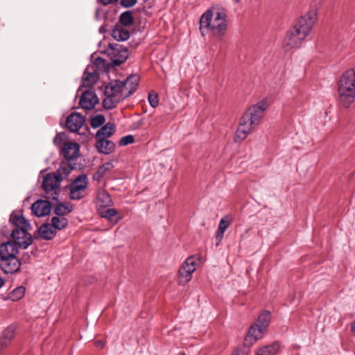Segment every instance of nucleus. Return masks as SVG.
I'll list each match as a JSON object with an SVG mask.
<instances>
[{"instance_id": "obj_1", "label": "nucleus", "mask_w": 355, "mask_h": 355, "mask_svg": "<svg viewBox=\"0 0 355 355\" xmlns=\"http://www.w3.org/2000/svg\"><path fill=\"white\" fill-rule=\"evenodd\" d=\"M227 27V10L220 5L207 10L200 19V31L202 36L210 32L214 37L220 38L225 35Z\"/></svg>"}, {"instance_id": "obj_2", "label": "nucleus", "mask_w": 355, "mask_h": 355, "mask_svg": "<svg viewBox=\"0 0 355 355\" xmlns=\"http://www.w3.org/2000/svg\"><path fill=\"white\" fill-rule=\"evenodd\" d=\"M268 107V101L262 100L248 109L240 119L234 137L235 142L241 143L244 141L250 132L261 123Z\"/></svg>"}, {"instance_id": "obj_3", "label": "nucleus", "mask_w": 355, "mask_h": 355, "mask_svg": "<svg viewBox=\"0 0 355 355\" xmlns=\"http://www.w3.org/2000/svg\"><path fill=\"white\" fill-rule=\"evenodd\" d=\"M18 245L15 242L7 241L0 245V268L6 274L17 272L21 261L17 257Z\"/></svg>"}, {"instance_id": "obj_4", "label": "nucleus", "mask_w": 355, "mask_h": 355, "mask_svg": "<svg viewBox=\"0 0 355 355\" xmlns=\"http://www.w3.org/2000/svg\"><path fill=\"white\" fill-rule=\"evenodd\" d=\"M338 101L345 108L355 100V71L349 69L344 72L338 85Z\"/></svg>"}, {"instance_id": "obj_5", "label": "nucleus", "mask_w": 355, "mask_h": 355, "mask_svg": "<svg viewBox=\"0 0 355 355\" xmlns=\"http://www.w3.org/2000/svg\"><path fill=\"white\" fill-rule=\"evenodd\" d=\"M69 173V170L67 167L60 166L57 173H50L46 175L42 182L46 198L55 201L58 200L60 182L63 179L62 175H67Z\"/></svg>"}, {"instance_id": "obj_6", "label": "nucleus", "mask_w": 355, "mask_h": 355, "mask_svg": "<svg viewBox=\"0 0 355 355\" xmlns=\"http://www.w3.org/2000/svg\"><path fill=\"white\" fill-rule=\"evenodd\" d=\"M316 19V12L315 10H311L306 15L300 17L292 29L300 38L304 40L310 33L313 25L315 24Z\"/></svg>"}, {"instance_id": "obj_7", "label": "nucleus", "mask_w": 355, "mask_h": 355, "mask_svg": "<svg viewBox=\"0 0 355 355\" xmlns=\"http://www.w3.org/2000/svg\"><path fill=\"white\" fill-rule=\"evenodd\" d=\"M107 52L114 66H119L125 62L128 58V49L117 43H110Z\"/></svg>"}, {"instance_id": "obj_8", "label": "nucleus", "mask_w": 355, "mask_h": 355, "mask_svg": "<svg viewBox=\"0 0 355 355\" xmlns=\"http://www.w3.org/2000/svg\"><path fill=\"white\" fill-rule=\"evenodd\" d=\"M88 184L87 177L85 174L77 177L70 185V198L72 200H80L87 194Z\"/></svg>"}, {"instance_id": "obj_9", "label": "nucleus", "mask_w": 355, "mask_h": 355, "mask_svg": "<svg viewBox=\"0 0 355 355\" xmlns=\"http://www.w3.org/2000/svg\"><path fill=\"white\" fill-rule=\"evenodd\" d=\"M139 80V78L138 76L132 75L121 81V97H119L121 101L129 97L137 90Z\"/></svg>"}, {"instance_id": "obj_10", "label": "nucleus", "mask_w": 355, "mask_h": 355, "mask_svg": "<svg viewBox=\"0 0 355 355\" xmlns=\"http://www.w3.org/2000/svg\"><path fill=\"white\" fill-rule=\"evenodd\" d=\"M30 228H17L12 232L11 236L17 245L24 249H26L33 242L31 235L28 233Z\"/></svg>"}, {"instance_id": "obj_11", "label": "nucleus", "mask_w": 355, "mask_h": 355, "mask_svg": "<svg viewBox=\"0 0 355 355\" xmlns=\"http://www.w3.org/2000/svg\"><path fill=\"white\" fill-rule=\"evenodd\" d=\"M99 102L96 93L90 89L85 91L80 98L79 105L84 110H91L94 109Z\"/></svg>"}, {"instance_id": "obj_12", "label": "nucleus", "mask_w": 355, "mask_h": 355, "mask_svg": "<svg viewBox=\"0 0 355 355\" xmlns=\"http://www.w3.org/2000/svg\"><path fill=\"white\" fill-rule=\"evenodd\" d=\"M302 38L291 28L286 33L282 43V48L284 51L288 52L299 46L300 43L303 41Z\"/></svg>"}, {"instance_id": "obj_13", "label": "nucleus", "mask_w": 355, "mask_h": 355, "mask_svg": "<svg viewBox=\"0 0 355 355\" xmlns=\"http://www.w3.org/2000/svg\"><path fill=\"white\" fill-rule=\"evenodd\" d=\"M51 202L46 200H38L31 205L32 213L37 217L49 215L51 213Z\"/></svg>"}, {"instance_id": "obj_14", "label": "nucleus", "mask_w": 355, "mask_h": 355, "mask_svg": "<svg viewBox=\"0 0 355 355\" xmlns=\"http://www.w3.org/2000/svg\"><path fill=\"white\" fill-rule=\"evenodd\" d=\"M85 117L79 113L71 114L66 120V126L71 132L79 130L85 123Z\"/></svg>"}, {"instance_id": "obj_15", "label": "nucleus", "mask_w": 355, "mask_h": 355, "mask_svg": "<svg viewBox=\"0 0 355 355\" xmlns=\"http://www.w3.org/2000/svg\"><path fill=\"white\" fill-rule=\"evenodd\" d=\"M79 150L80 146L77 143L67 142L62 148V155L68 160L73 159L78 157Z\"/></svg>"}, {"instance_id": "obj_16", "label": "nucleus", "mask_w": 355, "mask_h": 355, "mask_svg": "<svg viewBox=\"0 0 355 355\" xmlns=\"http://www.w3.org/2000/svg\"><path fill=\"white\" fill-rule=\"evenodd\" d=\"M17 327L11 324L6 327L0 336V347L2 348L8 347L15 336Z\"/></svg>"}, {"instance_id": "obj_17", "label": "nucleus", "mask_w": 355, "mask_h": 355, "mask_svg": "<svg viewBox=\"0 0 355 355\" xmlns=\"http://www.w3.org/2000/svg\"><path fill=\"white\" fill-rule=\"evenodd\" d=\"M266 329L258 323H254L251 325L245 338V342H254L261 338Z\"/></svg>"}, {"instance_id": "obj_18", "label": "nucleus", "mask_w": 355, "mask_h": 355, "mask_svg": "<svg viewBox=\"0 0 355 355\" xmlns=\"http://www.w3.org/2000/svg\"><path fill=\"white\" fill-rule=\"evenodd\" d=\"M95 147L99 153L108 155L114 150L115 144L107 139H103L96 140Z\"/></svg>"}, {"instance_id": "obj_19", "label": "nucleus", "mask_w": 355, "mask_h": 355, "mask_svg": "<svg viewBox=\"0 0 355 355\" xmlns=\"http://www.w3.org/2000/svg\"><path fill=\"white\" fill-rule=\"evenodd\" d=\"M115 131V125L113 123H107L102 126L96 133L95 139L101 140L111 137Z\"/></svg>"}, {"instance_id": "obj_20", "label": "nucleus", "mask_w": 355, "mask_h": 355, "mask_svg": "<svg viewBox=\"0 0 355 355\" xmlns=\"http://www.w3.org/2000/svg\"><path fill=\"white\" fill-rule=\"evenodd\" d=\"M112 37L116 41H125L130 37V32L123 26L116 24L112 30Z\"/></svg>"}, {"instance_id": "obj_21", "label": "nucleus", "mask_w": 355, "mask_h": 355, "mask_svg": "<svg viewBox=\"0 0 355 355\" xmlns=\"http://www.w3.org/2000/svg\"><path fill=\"white\" fill-rule=\"evenodd\" d=\"M38 233L43 239L51 240L55 237L56 231L53 230L51 224L44 223L39 227Z\"/></svg>"}, {"instance_id": "obj_22", "label": "nucleus", "mask_w": 355, "mask_h": 355, "mask_svg": "<svg viewBox=\"0 0 355 355\" xmlns=\"http://www.w3.org/2000/svg\"><path fill=\"white\" fill-rule=\"evenodd\" d=\"M10 221L12 223L15 229L31 228L28 221L22 215L12 214L10 217Z\"/></svg>"}, {"instance_id": "obj_23", "label": "nucleus", "mask_w": 355, "mask_h": 355, "mask_svg": "<svg viewBox=\"0 0 355 355\" xmlns=\"http://www.w3.org/2000/svg\"><path fill=\"white\" fill-rule=\"evenodd\" d=\"M97 205L102 207H109L112 205L110 194L104 189H101L97 193Z\"/></svg>"}, {"instance_id": "obj_24", "label": "nucleus", "mask_w": 355, "mask_h": 355, "mask_svg": "<svg viewBox=\"0 0 355 355\" xmlns=\"http://www.w3.org/2000/svg\"><path fill=\"white\" fill-rule=\"evenodd\" d=\"M121 81L115 80L106 86L104 94H110L113 96L121 97Z\"/></svg>"}, {"instance_id": "obj_25", "label": "nucleus", "mask_w": 355, "mask_h": 355, "mask_svg": "<svg viewBox=\"0 0 355 355\" xmlns=\"http://www.w3.org/2000/svg\"><path fill=\"white\" fill-rule=\"evenodd\" d=\"M229 225L230 222L226 218H223L220 220L218 230L216 234V245H218L221 241L223 240L224 233Z\"/></svg>"}, {"instance_id": "obj_26", "label": "nucleus", "mask_w": 355, "mask_h": 355, "mask_svg": "<svg viewBox=\"0 0 355 355\" xmlns=\"http://www.w3.org/2000/svg\"><path fill=\"white\" fill-rule=\"evenodd\" d=\"M106 96L103 101V106L106 110H112L116 107L117 104L121 102L119 97L112 96L110 94H105Z\"/></svg>"}, {"instance_id": "obj_27", "label": "nucleus", "mask_w": 355, "mask_h": 355, "mask_svg": "<svg viewBox=\"0 0 355 355\" xmlns=\"http://www.w3.org/2000/svg\"><path fill=\"white\" fill-rule=\"evenodd\" d=\"M68 225V220L64 217L54 216L51 218V225L55 231L65 228Z\"/></svg>"}, {"instance_id": "obj_28", "label": "nucleus", "mask_w": 355, "mask_h": 355, "mask_svg": "<svg viewBox=\"0 0 355 355\" xmlns=\"http://www.w3.org/2000/svg\"><path fill=\"white\" fill-rule=\"evenodd\" d=\"M72 211V207L68 203L60 202L55 208L54 213L58 216H64Z\"/></svg>"}, {"instance_id": "obj_29", "label": "nucleus", "mask_w": 355, "mask_h": 355, "mask_svg": "<svg viewBox=\"0 0 355 355\" xmlns=\"http://www.w3.org/2000/svg\"><path fill=\"white\" fill-rule=\"evenodd\" d=\"M119 21L121 26H130L134 21L132 13L131 11H125L119 17Z\"/></svg>"}, {"instance_id": "obj_30", "label": "nucleus", "mask_w": 355, "mask_h": 355, "mask_svg": "<svg viewBox=\"0 0 355 355\" xmlns=\"http://www.w3.org/2000/svg\"><path fill=\"white\" fill-rule=\"evenodd\" d=\"M270 321V313L268 311H265L259 315L255 323H258L259 325L266 329L267 327L269 325Z\"/></svg>"}, {"instance_id": "obj_31", "label": "nucleus", "mask_w": 355, "mask_h": 355, "mask_svg": "<svg viewBox=\"0 0 355 355\" xmlns=\"http://www.w3.org/2000/svg\"><path fill=\"white\" fill-rule=\"evenodd\" d=\"M191 274L190 272L185 270L184 268H180L179 269V283L180 284L184 285L189 282L191 279Z\"/></svg>"}, {"instance_id": "obj_32", "label": "nucleus", "mask_w": 355, "mask_h": 355, "mask_svg": "<svg viewBox=\"0 0 355 355\" xmlns=\"http://www.w3.org/2000/svg\"><path fill=\"white\" fill-rule=\"evenodd\" d=\"M279 350V345L277 344H272L271 345L266 346L258 351L262 355H274Z\"/></svg>"}, {"instance_id": "obj_33", "label": "nucleus", "mask_w": 355, "mask_h": 355, "mask_svg": "<svg viewBox=\"0 0 355 355\" xmlns=\"http://www.w3.org/2000/svg\"><path fill=\"white\" fill-rule=\"evenodd\" d=\"M181 268H184L185 270H187V271L190 272L191 273H193L196 270L195 261H194L193 257H188L185 260V261L184 262V263L182 264Z\"/></svg>"}, {"instance_id": "obj_34", "label": "nucleus", "mask_w": 355, "mask_h": 355, "mask_svg": "<svg viewBox=\"0 0 355 355\" xmlns=\"http://www.w3.org/2000/svg\"><path fill=\"white\" fill-rule=\"evenodd\" d=\"M105 122V118L103 115L98 114L92 118L91 125L94 128L101 127Z\"/></svg>"}, {"instance_id": "obj_35", "label": "nucleus", "mask_w": 355, "mask_h": 355, "mask_svg": "<svg viewBox=\"0 0 355 355\" xmlns=\"http://www.w3.org/2000/svg\"><path fill=\"white\" fill-rule=\"evenodd\" d=\"M24 293L25 288L23 286H19L12 291L10 297L13 301H17L20 300L24 296Z\"/></svg>"}, {"instance_id": "obj_36", "label": "nucleus", "mask_w": 355, "mask_h": 355, "mask_svg": "<svg viewBox=\"0 0 355 355\" xmlns=\"http://www.w3.org/2000/svg\"><path fill=\"white\" fill-rule=\"evenodd\" d=\"M148 99L150 105L153 108H155L158 105V103H159L158 95L156 93H155L154 92H150L148 93Z\"/></svg>"}, {"instance_id": "obj_37", "label": "nucleus", "mask_w": 355, "mask_h": 355, "mask_svg": "<svg viewBox=\"0 0 355 355\" xmlns=\"http://www.w3.org/2000/svg\"><path fill=\"white\" fill-rule=\"evenodd\" d=\"M135 141L134 137L131 135L121 137L119 141V144L121 146L132 144Z\"/></svg>"}, {"instance_id": "obj_38", "label": "nucleus", "mask_w": 355, "mask_h": 355, "mask_svg": "<svg viewBox=\"0 0 355 355\" xmlns=\"http://www.w3.org/2000/svg\"><path fill=\"white\" fill-rule=\"evenodd\" d=\"M113 168H114V165L112 164V163L110 162H105V164H103L102 166H101L98 168V170L100 171V173H101L105 175V173L107 171H110Z\"/></svg>"}, {"instance_id": "obj_39", "label": "nucleus", "mask_w": 355, "mask_h": 355, "mask_svg": "<svg viewBox=\"0 0 355 355\" xmlns=\"http://www.w3.org/2000/svg\"><path fill=\"white\" fill-rule=\"evenodd\" d=\"M96 76L94 73H89L83 78L84 85H89L90 83H93L96 82Z\"/></svg>"}, {"instance_id": "obj_40", "label": "nucleus", "mask_w": 355, "mask_h": 355, "mask_svg": "<svg viewBox=\"0 0 355 355\" xmlns=\"http://www.w3.org/2000/svg\"><path fill=\"white\" fill-rule=\"evenodd\" d=\"M116 214L117 211L115 209H107L102 213V216L108 219H111Z\"/></svg>"}, {"instance_id": "obj_41", "label": "nucleus", "mask_w": 355, "mask_h": 355, "mask_svg": "<svg viewBox=\"0 0 355 355\" xmlns=\"http://www.w3.org/2000/svg\"><path fill=\"white\" fill-rule=\"evenodd\" d=\"M137 3V0H121L120 3L124 8H130Z\"/></svg>"}, {"instance_id": "obj_42", "label": "nucleus", "mask_w": 355, "mask_h": 355, "mask_svg": "<svg viewBox=\"0 0 355 355\" xmlns=\"http://www.w3.org/2000/svg\"><path fill=\"white\" fill-rule=\"evenodd\" d=\"M250 349L246 347H243L237 349L233 355H249Z\"/></svg>"}, {"instance_id": "obj_43", "label": "nucleus", "mask_w": 355, "mask_h": 355, "mask_svg": "<svg viewBox=\"0 0 355 355\" xmlns=\"http://www.w3.org/2000/svg\"><path fill=\"white\" fill-rule=\"evenodd\" d=\"M105 175L103 173H100V171H98L94 174V179L99 181Z\"/></svg>"}, {"instance_id": "obj_44", "label": "nucleus", "mask_w": 355, "mask_h": 355, "mask_svg": "<svg viewBox=\"0 0 355 355\" xmlns=\"http://www.w3.org/2000/svg\"><path fill=\"white\" fill-rule=\"evenodd\" d=\"M100 2L105 5V6H107L108 4H111V3H115L118 0H99Z\"/></svg>"}, {"instance_id": "obj_45", "label": "nucleus", "mask_w": 355, "mask_h": 355, "mask_svg": "<svg viewBox=\"0 0 355 355\" xmlns=\"http://www.w3.org/2000/svg\"><path fill=\"white\" fill-rule=\"evenodd\" d=\"M96 347L103 348L104 347V343L101 340H97L94 343Z\"/></svg>"}, {"instance_id": "obj_46", "label": "nucleus", "mask_w": 355, "mask_h": 355, "mask_svg": "<svg viewBox=\"0 0 355 355\" xmlns=\"http://www.w3.org/2000/svg\"><path fill=\"white\" fill-rule=\"evenodd\" d=\"M351 331L355 333V320L351 324Z\"/></svg>"}, {"instance_id": "obj_47", "label": "nucleus", "mask_w": 355, "mask_h": 355, "mask_svg": "<svg viewBox=\"0 0 355 355\" xmlns=\"http://www.w3.org/2000/svg\"><path fill=\"white\" fill-rule=\"evenodd\" d=\"M4 284V280L3 278L0 277V288H1Z\"/></svg>"}, {"instance_id": "obj_48", "label": "nucleus", "mask_w": 355, "mask_h": 355, "mask_svg": "<svg viewBox=\"0 0 355 355\" xmlns=\"http://www.w3.org/2000/svg\"><path fill=\"white\" fill-rule=\"evenodd\" d=\"M144 124V122H143V120L141 119L140 121H138V125H142Z\"/></svg>"}, {"instance_id": "obj_49", "label": "nucleus", "mask_w": 355, "mask_h": 355, "mask_svg": "<svg viewBox=\"0 0 355 355\" xmlns=\"http://www.w3.org/2000/svg\"><path fill=\"white\" fill-rule=\"evenodd\" d=\"M236 3H239L241 0H234Z\"/></svg>"}, {"instance_id": "obj_50", "label": "nucleus", "mask_w": 355, "mask_h": 355, "mask_svg": "<svg viewBox=\"0 0 355 355\" xmlns=\"http://www.w3.org/2000/svg\"><path fill=\"white\" fill-rule=\"evenodd\" d=\"M180 355H185V353L184 352L181 353Z\"/></svg>"}]
</instances>
